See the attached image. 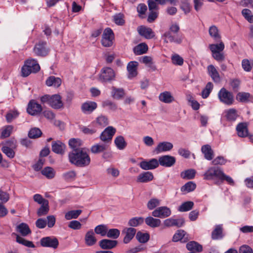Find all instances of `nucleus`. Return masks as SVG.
I'll return each mask as SVG.
<instances>
[{
    "label": "nucleus",
    "mask_w": 253,
    "mask_h": 253,
    "mask_svg": "<svg viewBox=\"0 0 253 253\" xmlns=\"http://www.w3.org/2000/svg\"><path fill=\"white\" fill-rule=\"evenodd\" d=\"M238 135L240 137H245L248 136V129L246 124L239 123L236 127Z\"/></svg>",
    "instance_id": "38"
},
{
    "label": "nucleus",
    "mask_w": 253,
    "mask_h": 253,
    "mask_svg": "<svg viewBox=\"0 0 253 253\" xmlns=\"http://www.w3.org/2000/svg\"><path fill=\"white\" fill-rule=\"evenodd\" d=\"M159 97L160 101L165 103H170L174 100L173 97L169 91L161 93Z\"/></svg>",
    "instance_id": "39"
},
{
    "label": "nucleus",
    "mask_w": 253,
    "mask_h": 253,
    "mask_svg": "<svg viewBox=\"0 0 253 253\" xmlns=\"http://www.w3.org/2000/svg\"><path fill=\"white\" fill-rule=\"evenodd\" d=\"M160 205V200L157 198L151 199L147 203V208L150 210H152Z\"/></svg>",
    "instance_id": "57"
},
{
    "label": "nucleus",
    "mask_w": 253,
    "mask_h": 253,
    "mask_svg": "<svg viewBox=\"0 0 253 253\" xmlns=\"http://www.w3.org/2000/svg\"><path fill=\"white\" fill-rule=\"evenodd\" d=\"M175 34V35H172L171 32H166L163 36L166 38L165 41L166 42H174L177 44L181 43L183 38L182 35L180 34Z\"/></svg>",
    "instance_id": "12"
},
{
    "label": "nucleus",
    "mask_w": 253,
    "mask_h": 253,
    "mask_svg": "<svg viewBox=\"0 0 253 253\" xmlns=\"http://www.w3.org/2000/svg\"><path fill=\"white\" fill-rule=\"evenodd\" d=\"M41 245L43 247L56 249L59 245L58 239L54 236H47L42 238L40 240Z\"/></svg>",
    "instance_id": "8"
},
{
    "label": "nucleus",
    "mask_w": 253,
    "mask_h": 253,
    "mask_svg": "<svg viewBox=\"0 0 253 253\" xmlns=\"http://www.w3.org/2000/svg\"><path fill=\"white\" fill-rule=\"evenodd\" d=\"M250 95V94L248 92H239L237 94L236 98L241 102H246L248 101Z\"/></svg>",
    "instance_id": "60"
},
{
    "label": "nucleus",
    "mask_w": 253,
    "mask_h": 253,
    "mask_svg": "<svg viewBox=\"0 0 253 253\" xmlns=\"http://www.w3.org/2000/svg\"><path fill=\"white\" fill-rule=\"evenodd\" d=\"M218 97L220 102L227 105H232L234 101L232 93L224 87H222L218 92Z\"/></svg>",
    "instance_id": "3"
},
{
    "label": "nucleus",
    "mask_w": 253,
    "mask_h": 253,
    "mask_svg": "<svg viewBox=\"0 0 253 253\" xmlns=\"http://www.w3.org/2000/svg\"><path fill=\"white\" fill-rule=\"evenodd\" d=\"M136 230L132 227L125 228L123 233H125L126 235L124 238L123 242L125 244H127L133 238L136 234Z\"/></svg>",
    "instance_id": "23"
},
{
    "label": "nucleus",
    "mask_w": 253,
    "mask_h": 253,
    "mask_svg": "<svg viewBox=\"0 0 253 253\" xmlns=\"http://www.w3.org/2000/svg\"><path fill=\"white\" fill-rule=\"evenodd\" d=\"M116 131V130L114 127L109 126L101 132L99 138L105 144L110 143Z\"/></svg>",
    "instance_id": "4"
},
{
    "label": "nucleus",
    "mask_w": 253,
    "mask_h": 253,
    "mask_svg": "<svg viewBox=\"0 0 253 253\" xmlns=\"http://www.w3.org/2000/svg\"><path fill=\"white\" fill-rule=\"evenodd\" d=\"M41 173L47 178L52 179L55 176V172L52 168L46 167L41 171Z\"/></svg>",
    "instance_id": "44"
},
{
    "label": "nucleus",
    "mask_w": 253,
    "mask_h": 253,
    "mask_svg": "<svg viewBox=\"0 0 253 253\" xmlns=\"http://www.w3.org/2000/svg\"><path fill=\"white\" fill-rule=\"evenodd\" d=\"M227 121L234 122L238 117L237 111L235 109L231 108L225 110L224 112Z\"/></svg>",
    "instance_id": "30"
},
{
    "label": "nucleus",
    "mask_w": 253,
    "mask_h": 253,
    "mask_svg": "<svg viewBox=\"0 0 253 253\" xmlns=\"http://www.w3.org/2000/svg\"><path fill=\"white\" fill-rule=\"evenodd\" d=\"M222 169L218 167L210 168L204 174V179L205 180L218 179L220 180L223 175Z\"/></svg>",
    "instance_id": "2"
},
{
    "label": "nucleus",
    "mask_w": 253,
    "mask_h": 253,
    "mask_svg": "<svg viewBox=\"0 0 253 253\" xmlns=\"http://www.w3.org/2000/svg\"><path fill=\"white\" fill-rule=\"evenodd\" d=\"M115 74L114 70L110 67H104L101 70L99 80L102 82H110L114 80Z\"/></svg>",
    "instance_id": "7"
},
{
    "label": "nucleus",
    "mask_w": 253,
    "mask_h": 253,
    "mask_svg": "<svg viewBox=\"0 0 253 253\" xmlns=\"http://www.w3.org/2000/svg\"><path fill=\"white\" fill-rule=\"evenodd\" d=\"M62 98L59 94H55L51 95L49 106L54 109H60L63 108V103Z\"/></svg>",
    "instance_id": "13"
},
{
    "label": "nucleus",
    "mask_w": 253,
    "mask_h": 253,
    "mask_svg": "<svg viewBox=\"0 0 253 253\" xmlns=\"http://www.w3.org/2000/svg\"><path fill=\"white\" fill-rule=\"evenodd\" d=\"M167 2H169L170 4L176 5L177 2V0H148V5L150 8V9L156 8L157 7V4L158 5L161 4L164 5Z\"/></svg>",
    "instance_id": "21"
},
{
    "label": "nucleus",
    "mask_w": 253,
    "mask_h": 253,
    "mask_svg": "<svg viewBox=\"0 0 253 253\" xmlns=\"http://www.w3.org/2000/svg\"><path fill=\"white\" fill-rule=\"evenodd\" d=\"M144 222L142 217H134L130 218L128 222V225L130 227H137Z\"/></svg>",
    "instance_id": "45"
},
{
    "label": "nucleus",
    "mask_w": 253,
    "mask_h": 253,
    "mask_svg": "<svg viewBox=\"0 0 253 253\" xmlns=\"http://www.w3.org/2000/svg\"><path fill=\"white\" fill-rule=\"evenodd\" d=\"M13 129V126H5L2 130L1 133L0 137L1 138H4L8 137L10 136L12 130Z\"/></svg>",
    "instance_id": "64"
},
{
    "label": "nucleus",
    "mask_w": 253,
    "mask_h": 253,
    "mask_svg": "<svg viewBox=\"0 0 253 253\" xmlns=\"http://www.w3.org/2000/svg\"><path fill=\"white\" fill-rule=\"evenodd\" d=\"M149 10L150 11L148 18H147V21L149 23H152L153 22L157 17L158 16V10L159 9V5L157 4V7L154 8H152L151 9H150L149 7L148 6Z\"/></svg>",
    "instance_id": "42"
},
{
    "label": "nucleus",
    "mask_w": 253,
    "mask_h": 253,
    "mask_svg": "<svg viewBox=\"0 0 253 253\" xmlns=\"http://www.w3.org/2000/svg\"><path fill=\"white\" fill-rule=\"evenodd\" d=\"M153 173L150 171L143 172L138 175L137 181L140 183H146L153 180Z\"/></svg>",
    "instance_id": "25"
},
{
    "label": "nucleus",
    "mask_w": 253,
    "mask_h": 253,
    "mask_svg": "<svg viewBox=\"0 0 253 253\" xmlns=\"http://www.w3.org/2000/svg\"><path fill=\"white\" fill-rule=\"evenodd\" d=\"M222 232V225L219 224L216 225L215 229L211 233V238L213 240H218L222 238L223 237Z\"/></svg>",
    "instance_id": "35"
},
{
    "label": "nucleus",
    "mask_w": 253,
    "mask_h": 253,
    "mask_svg": "<svg viewBox=\"0 0 253 253\" xmlns=\"http://www.w3.org/2000/svg\"><path fill=\"white\" fill-rule=\"evenodd\" d=\"M97 107V103L93 101H86L82 104L81 110L85 114H89L95 110Z\"/></svg>",
    "instance_id": "16"
},
{
    "label": "nucleus",
    "mask_w": 253,
    "mask_h": 253,
    "mask_svg": "<svg viewBox=\"0 0 253 253\" xmlns=\"http://www.w3.org/2000/svg\"><path fill=\"white\" fill-rule=\"evenodd\" d=\"M196 185L192 181H189L181 187V191L183 192L189 193L194 191Z\"/></svg>",
    "instance_id": "49"
},
{
    "label": "nucleus",
    "mask_w": 253,
    "mask_h": 253,
    "mask_svg": "<svg viewBox=\"0 0 253 253\" xmlns=\"http://www.w3.org/2000/svg\"><path fill=\"white\" fill-rule=\"evenodd\" d=\"M13 148H9V147H2L1 151L5 154L7 157L10 159L13 158L15 156V152Z\"/></svg>",
    "instance_id": "63"
},
{
    "label": "nucleus",
    "mask_w": 253,
    "mask_h": 253,
    "mask_svg": "<svg viewBox=\"0 0 253 253\" xmlns=\"http://www.w3.org/2000/svg\"><path fill=\"white\" fill-rule=\"evenodd\" d=\"M208 72L212 81L215 83H219L221 81V78L215 67L210 65L207 67Z\"/></svg>",
    "instance_id": "20"
},
{
    "label": "nucleus",
    "mask_w": 253,
    "mask_h": 253,
    "mask_svg": "<svg viewBox=\"0 0 253 253\" xmlns=\"http://www.w3.org/2000/svg\"><path fill=\"white\" fill-rule=\"evenodd\" d=\"M184 223L185 220L182 218L178 219L169 218L164 221V224L166 227L176 226L177 227H180L184 224Z\"/></svg>",
    "instance_id": "15"
},
{
    "label": "nucleus",
    "mask_w": 253,
    "mask_h": 253,
    "mask_svg": "<svg viewBox=\"0 0 253 253\" xmlns=\"http://www.w3.org/2000/svg\"><path fill=\"white\" fill-rule=\"evenodd\" d=\"M210 49L212 53L221 52L224 49V44L222 42L218 44H211L210 45Z\"/></svg>",
    "instance_id": "53"
},
{
    "label": "nucleus",
    "mask_w": 253,
    "mask_h": 253,
    "mask_svg": "<svg viewBox=\"0 0 253 253\" xmlns=\"http://www.w3.org/2000/svg\"><path fill=\"white\" fill-rule=\"evenodd\" d=\"M209 34L215 41L220 40L221 36L219 34V31L217 27L215 25L211 26L209 30Z\"/></svg>",
    "instance_id": "40"
},
{
    "label": "nucleus",
    "mask_w": 253,
    "mask_h": 253,
    "mask_svg": "<svg viewBox=\"0 0 253 253\" xmlns=\"http://www.w3.org/2000/svg\"><path fill=\"white\" fill-rule=\"evenodd\" d=\"M194 203L192 201H187L183 203L178 209L180 212H185L191 210L194 207Z\"/></svg>",
    "instance_id": "48"
},
{
    "label": "nucleus",
    "mask_w": 253,
    "mask_h": 253,
    "mask_svg": "<svg viewBox=\"0 0 253 253\" xmlns=\"http://www.w3.org/2000/svg\"><path fill=\"white\" fill-rule=\"evenodd\" d=\"M108 148L107 144H95L90 148V151L93 154H98L104 152Z\"/></svg>",
    "instance_id": "36"
},
{
    "label": "nucleus",
    "mask_w": 253,
    "mask_h": 253,
    "mask_svg": "<svg viewBox=\"0 0 253 253\" xmlns=\"http://www.w3.org/2000/svg\"><path fill=\"white\" fill-rule=\"evenodd\" d=\"M196 171L193 169H189L181 172L180 176L184 179H192L194 178Z\"/></svg>",
    "instance_id": "43"
},
{
    "label": "nucleus",
    "mask_w": 253,
    "mask_h": 253,
    "mask_svg": "<svg viewBox=\"0 0 253 253\" xmlns=\"http://www.w3.org/2000/svg\"><path fill=\"white\" fill-rule=\"evenodd\" d=\"M120 235V231L119 229L116 228L108 229L106 236L108 238H112L114 239H117Z\"/></svg>",
    "instance_id": "56"
},
{
    "label": "nucleus",
    "mask_w": 253,
    "mask_h": 253,
    "mask_svg": "<svg viewBox=\"0 0 253 253\" xmlns=\"http://www.w3.org/2000/svg\"><path fill=\"white\" fill-rule=\"evenodd\" d=\"M45 83L48 86H53L58 87L61 85L62 81L59 78L51 76L47 79Z\"/></svg>",
    "instance_id": "33"
},
{
    "label": "nucleus",
    "mask_w": 253,
    "mask_h": 253,
    "mask_svg": "<svg viewBox=\"0 0 253 253\" xmlns=\"http://www.w3.org/2000/svg\"><path fill=\"white\" fill-rule=\"evenodd\" d=\"M117 243L118 242L116 240L102 239L99 242V246L104 250L111 249L115 247Z\"/></svg>",
    "instance_id": "24"
},
{
    "label": "nucleus",
    "mask_w": 253,
    "mask_h": 253,
    "mask_svg": "<svg viewBox=\"0 0 253 253\" xmlns=\"http://www.w3.org/2000/svg\"><path fill=\"white\" fill-rule=\"evenodd\" d=\"M33 51L38 56H46L49 52V49L47 47V42H46L40 41L35 44L33 48Z\"/></svg>",
    "instance_id": "5"
},
{
    "label": "nucleus",
    "mask_w": 253,
    "mask_h": 253,
    "mask_svg": "<svg viewBox=\"0 0 253 253\" xmlns=\"http://www.w3.org/2000/svg\"><path fill=\"white\" fill-rule=\"evenodd\" d=\"M201 151L204 155V157L207 160H211L213 158V151L209 144H206L202 146Z\"/></svg>",
    "instance_id": "26"
},
{
    "label": "nucleus",
    "mask_w": 253,
    "mask_h": 253,
    "mask_svg": "<svg viewBox=\"0 0 253 253\" xmlns=\"http://www.w3.org/2000/svg\"><path fill=\"white\" fill-rule=\"evenodd\" d=\"M148 46L145 43H141L135 46L133 49L135 55H139L146 53L148 51Z\"/></svg>",
    "instance_id": "34"
},
{
    "label": "nucleus",
    "mask_w": 253,
    "mask_h": 253,
    "mask_svg": "<svg viewBox=\"0 0 253 253\" xmlns=\"http://www.w3.org/2000/svg\"><path fill=\"white\" fill-rule=\"evenodd\" d=\"M139 167L144 170L153 169L159 167L158 161L153 158L149 161H143L139 164Z\"/></svg>",
    "instance_id": "14"
},
{
    "label": "nucleus",
    "mask_w": 253,
    "mask_h": 253,
    "mask_svg": "<svg viewBox=\"0 0 253 253\" xmlns=\"http://www.w3.org/2000/svg\"><path fill=\"white\" fill-rule=\"evenodd\" d=\"M186 248L191 252H201L203 250L202 246L195 241H190L186 245Z\"/></svg>",
    "instance_id": "31"
},
{
    "label": "nucleus",
    "mask_w": 253,
    "mask_h": 253,
    "mask_svg": "<svg viewBox=\"0 0 253 253\" xmlns=\"http://www.w3.org/2000/svg\"><path fill=\"white\" fill-rule=\"evenodd\" d=\"M213 88V84L209 82L206 85L205 88L202 91V96L203 98H207L210 95Z\"/></svg>",
    "instance_id": "55"
},
{
    "label": "nucleus",
    "mask_w": 253,
    "mask_h": 253,
    "mask_svg": "<svg viewBox=\"0 0 253 253\" xmlns=\"http://www.w3.org/2000/svg\"><path fill=\"white\" fill-rule=\"evenodd\" d=\"M48 204V201H45V203L42 204L41 207L38 209L37 214L39 216H42L47 214L49 210Z\"/></svg>",
    "instance_id": "46"
},
{
    "label": "nucleus",
    "mask_w": 253,
    "mask_h": 253,
    "mask_svg": "<svg viewBox=\"0 0 253 253\" xmlns=\"http://www.w3.org/2000/svg\"><path fill=\"white\" fill-rule=\"evenodd\" d=\"M114 33L110 28H106L103 33L101 40L102 45L104 47H110L113 44Z\"/></svg>",
    "instance_id": "6"
},
{
    "label": "nucleus",
    "mask_w": 253,
    "mask_h": 253,
    "mask_svg": "<svg viewBox=\"0 0 253 253\" xmlns=\"http://www.w3.org/2000/svg\"><path fill=\"white\" fill-rule=\"evenodd\" d=\"M94 235V232L92 229L86 232L84 238L85 243L86 245L91 246L96 243L97 239L95 238Z\"/></svg>",
    "instance_id": "27"
},
{
    "label": "nucleus",
    "mask_w": 253,
    "mask_h": 253,
    "mask_svg": "<svg viewBox=\"0 0 253 253\" xmlns=\"http://www.w3.org/2000/svg\"><path fill=\"white\" fill-rule=\"evenodd\" d=\"M25 63L34 73H37L40 70V66L36 59L33 58L28 59L25 61Z\"/></svg>",
    "instance_id": "28"
},
{
    "label": "nucleus",
    "mask_w": 253,
    "mask_h": 253,
    "mask_svg": "<svg viewBox=\"0 0 253 253\" xmlns=\"http://www.w3.org/2000/svg\"><path fill=\"white\" fill-rule=\"evenodd\" d=\"M69 162L79 167H85L90 163V158L85 148L73 150L68 155Z\"/></svg>",
    "instance_id": "1"
},
{
    "label": "nucleus",
    "mask_w": 253,
    "mask_h": 253,
    "mask_svg": "<svg viewBox=\"0 0 253 253\" xmlns=\"http://www.w3.org/2000/svg\"><path fill=\"white\" fill-rule=\"evenodd\" d=\"M16 241L19 244H22L27 247L35 248V246L32 241H28L19 235H16Z\"/></svg>",
    "instance_id": "50"
},
{
    "label": "nucleus",
    "mask_w": 253,
    "mask_h": 253,
    "mask_svg": "<svg viewBox=\"0 0 253 253\" xmlns=\"http://www.w3.org/2000/svg\"><path fill=\"white\" fill-rule=\"evenodd\" d=\"M114 143L119 150L124 149L127 145L124 137L122 135L116 137L114 140Z\"/></svg>",
    "instance_id": "41"
},
{
    "label": "nucleus",
    "mask_w": 253,
    "mask_h": 253,
    "mask_svg": "<svg viewBox=\"0 0 253 253\" xmlns=\"http://www.w3.org/2000/svg\"><path fill=\"white\" fill-rule=\"evenodd\" d=\"M173 147V144L171 142L164 141L158 144L155 149V151L157 154H159L162 152L169 151L172 149Z\"/></svg>",
    "instance_id": "19"
},
{
    "label": "nucleus",
    "mask_w": 253,
    "mask_h": 253,
    "mask_svg": "<svg viewBox=\"0 0 253 253\" xmlns=\"http://www.w3.org/2000/svg\"><path fill=\"white\" fill-rule=\"evenodd\" d=\"M150 238L149 234L147 233H142L140 231L138 232L136 235V238L137 240L142 243L147 242Z\"/></svg>",
    "instance_id": "54"
},
{
    "label": "nucleus",
    "mask_w": 253,
    "mask_h": 253,
    "mask_svg": "<svg viewBox=\"0 0 253 253\" xmlns=\"http://www.w3.org/2000/svg\"><path fill=\"white\" fill-rule=\"evenodd\" d=\"M159 165L166 168L173 166L176 163V159L174 157L166 155H163L159 158L158 160Z\"/></svg>",
    "instance_id": "11"
},
{
    "label": "nucleus",
    "mask_w": 253,
    "mask_h": 253,
    "mask_svg": "<svg viewBox=\"0 0 253 253\" xmlns=\"http://www.w3.org/2000/svg\"><path fill=\"white\" fill-rule=\"evenodd\" d=\"M137 31L139 34L147 39H152L155 36V34L150 28L141 26L138 27Z\"/></svg>",
    "instance_id": "18"
},
{
    "label": "nucleus",
    "mask_w": 253,
    "mask_h": 253,
    "mask_svg": "<svg viewBox=\"0 0 253 253\" xmlns=\"http://www.w3.org/2000/svg\"><path fill=\"white\" fill-rule=\"evenodd\" d=\"M82 211L81 210H72L66 213L65 218L67 220H70L72 218H77L82 213Z\"/></svg>",
    "instance_id": "51"
},
{
    "label": "nucleus",
    "mask_w": 253,
    "mask_h": 253,
    "mask_svg": "<svg viewBox=\"0 0 253 253\" xmlns=\"http://www.w3.org/2000/svg\"><path fill=\"white\" fill-rule=\"evenodd\" d=\"M138 63L136 61H130L127 65V70L128 72V78L132 79L137 74V67Z\"/></svg>",
    "instance_id": "22"
},
{
    "label": "nucleus",
    "mask_w": 253,
    "mask_h": 253,
    "mask_svg": "<svg viewBox=\"0 0 253 253\" xmlns=\"http://www.w3.org/2000/svg\"><path fill=\"white\" fill-rule=\"evenodd\" d=\"M108 227L105 224H100L96 226L94 228V232L100 235L102 237L106 236L107 233Z\"/></svg>",
    "instance_id": "47"
},
{
    "label": "nucleus",
    "mask_w": 253,
    "mask_h": 253,
    "mask_svg": "<svg viewBox=\"0 0 253 253\" xmlns=\"http://www.w3.org/2000/svg\"><path fill=\"white\" fill-rule=\"evenodd\" d=\"M242 14L249 22L253 23V15L252 14V12L250 9H243L242 11Z\"/></svg>",
    "instance_id": "61"
},
{
    "label": "nucleus",
    "mask_w": 253,
    "mask_h": 253,
    "mask_svg": "<svg viewBox=\"0 0 253 253\" xmlns=\"http://www.w3.org/2000/svg\"><path fill=\"white\" fill-rule=\"evenodd\" d=\"M111 89V95L113 98L119 100L124 96L125 91L123 88L112 86Z\"/></svg>",
    "instance_id": "32"
},
{
    "label": "nucleus",
    "mask_w": 253,
    "mask_h": 253,
    "mask_svg": "<svg viewBox=\"0 0 253 253\" xmlns=\"http://www.w3.org/2000/svg\"><path fill=\"white\" fill-rule=\"evenodd\" d=\"M146 224L152 228L158 227L160 226L161 221L158 218H154L152 216H148L145 219Z\"/></svg>",
    "instance_id": "37"
},
{
    "label": "nucleus",
    "mask_w": 253,
    "mask_h": 253,
    "mask_svg": "<svg viewBox=\"0 0 253 253\" xmlns=\"http://www.w3.org/2000/svg\"><path fill=\"white\" fill-rule=\"evenodd\" d=\"M185 233V232L183 230H177L172 237V241L177 242L182 240L184 238Z\"/></svg>",
    "instance_id": "62"
},
{
    "label": "nucleus",
    "mask_w": 253,
    "mask_h": 253,
    "mask_svg": "<svg viewBox=\"0 0 253 253\" xmlns=\"http://www.w3.org/2000/svg\"><path fill=\"white\" fill-rule=\"evenodd\" d=\"M102 105L103 107L107 108L108 109L114 111H116L117 109V104L109 100H106L103 101L102 102Z\"/></svg>",
    "instance_id": "58"
},
{
    "label": "nucleus",
    "mask_w": 253,
    "mask_h": 253,
    "mask_svg": "<svg viewBox=\"0 0 253 253\" xmlns=\"http://www.w3.org/2000/svg\"><path fill=\"white\" fill-rule=\"evenodd\" d=\"M171 213V210L169 208L166 206H162L154 210L152 212V215L155 217L164 218L170 216Z\"/></svg>",
    "instance_id": "10"
},
{
    "label": "nucleus",
    "mask_w": 253,
    "mask_h": 253,
    "mask_svg": "<svg viewBox=\"0 0 253 253\" xmlns=\"http://www.w3.org/2000/svg\"><path fill=\"white\" fill-rule=\"evenodd\" d=\"M42 134L41 129L37 127L31 128L28 133V136L30 138L35 139L40 137Z\"/></svg>",
    "instance_id": "52"
},
{
    "label": "nucleus",
    "mask_w": 253,
    "mask_h": 253,
    "mask_svg": "<svg viewBox=\"0 0 253 253\" xmlns=\"http://www.w3.org/2000/svg\"><path fill=\"white\" fill-rule=\"evenodd\" d=\"M51 149L54 153L63 155L65 153L66 145L59 140L54 141L51 144Z\"/></svg>",
    "instance_id": "17"
},
{
    "label": "nucleus",
    "mask_w": 253,
    "mask_h": 253,
    "mask_svg": "<svg viewBox=\"0 0 253 253\" xmlns=\"http://www.w3.org/2000/svg\"><path fill=\"white\" fill-rule=\"evenodd\" d=\"M42 108L41 104L38 103L35 100H31L27 106V113L32 115H39L42 111Z\"/></svg>",
    "instance_id": "9"
},
{
    "label": "nucleus",
    "mask_w": 253,
    "mask_h": 253,
    "mask_svg": "<svg viewBox=\"0 0 253 253\" xmlns=\"http://www.w3.org/2000/svg\"><path fill=\"white\" fill-rule=\"evenodd\" d=\"M16 231L23 236H26L31 233V230L27 224L21 223L16 226Z\"/></svg>",
    "instance_id": "29"
},
{
    "label": "nucleus",
    "mask_w": 253,
    "mask_h": 253,
    "mask_svg": "<svg viewBox=\"0 0 253 253\" xmlns=\"http://www.w3.org/2000/svg\"><path fill=\"white\" fill-rule=\"evenodd\" d=\"M76 173L74 170H71L63 174V177L67 181H72L75 179Z\"/></svg>",
    "instance_id": "59"
}]
</instances>
